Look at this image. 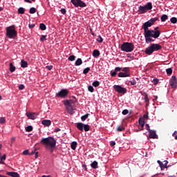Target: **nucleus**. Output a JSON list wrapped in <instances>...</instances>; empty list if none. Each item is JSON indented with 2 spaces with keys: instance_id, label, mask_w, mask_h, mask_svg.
<instances>
[{
  "instance_id": "14",
  "label": "nucleus",
  "mask_w": 177,
  "mask_h": 177,
  "mask_svg": "<svg viewBox=\"0 0 177 177\" xmlns=\"http://www.w3.org/2000/svg\"><path fill=\"white\" fill-rule=\"evenodd\" d=\"M149 133L150 139H158V136H157V133H156V131L149 130Z\"/></svg>"
},
{
  "instance_id": "20",
  "label": "nucleus",
  "mask_w": 177,
  "mask_h": 177,
  "mask_svg": "<svg viewBox=\"0 0 177 177\" xmlns=\"http://www.w3.org/2000/svg\"><path fill=\"white\" fill-rule=\"evenodd\" d=\"M144 7L147 12L148 10H151V9H153V4L151 3H148L144 6Z\"/></svg>"
},
{
  "instance_id": "29",
  "label": "nucleus",
  "mask_w": 177,
  "mask_h": 177,
  "mask_svg": "<svg viewBox=\"0 0 177 177\" xmlns=\"http://www.w3.org/2000/svg\"><path fill=\"white\" fill-rule=\"evenodd\" d=\"M39 28L41 31H45L46 30V26L44 24H40Z\"/></svg>"
},
{
  "instance_id": "53",
  "label": "nucleus",
  "mask_w": 177,
  "mask_h": 177,
  "mask_svg": "<svg viewBox=\"0 0 177 177\" xmlns=\"http://www.w3.org/2000/svg\"><path fill=\"white\" fill-rule=\"evenodd\" d=\"M131 85H136V80H132L130 81Z\"/></svg>"
},
{
  "instance_id": "7",
  "label": "nucleus",
  "mask_w": 177,
  "mask_h": 177,
  "mask_svg": "<svg viewBox=\"0 0 177 177\" xmlns=\"http://www.w3.org/2000/svg\"><path fill=\"white\" fill-rule=\"evenodd\" d=\"M71 2L75 8H86V3L82 0H71Z\"/></svg>"
},
{
  "instance_id": "39",
  "label": "nucleus",
  "mask_w": 177,
  "mask_h": 177,
  "mask_svg": "<svg viewBox=\"0 0 177 177\" xmlns=\"http://www.w3.org/2000/svg\"><path fill=\"white\" fill-rule=\"evenodd\" d=\"M6 122V119L5 118L1 117L0 118V124H5Z\"/></svg>"
},
{
  "instance_id": "13",
  "label": "nucleus",
  "mask_w": 177,
  "mask_h": 177,
  "mask_svg": "<svg viewBox=\"0 0 177 177\" xmlns=\"http://www.w3.org/2000/svg\"><path fill=\"white\" fill-rule=\"evenodd\" d=\"M26 115L30 120H35L38 115L37 113L27 112Z\"/></svg>"
},
{
  "instance_id": "54",
  "label": "nucleus",
  "mask_w": 177,
  "mask_h": 177,
  "mask_svg": "<svg viewBox=\"0 0 177 177\" xmlns=\"http://www.w3.org/2000/svg\"><path fill=\"white\" fill-rule=\"evenodd\" d=\"M111 77H115V75H117V72L115 71H111Z\"/></svg>"
},
{
  "instance_id": "61",
  "label": "nucleus",
  "mask_w": 177,
  "mask_h": 177,
  "mask_svg": "<svg viewBox=\"0 0 177 177\" xmlns=\"http://www.w3.org/2000/svg\"><path fill=\"white\" fill-rule=\"evenodd\" d=\"M28 27H29V28H34V27H35V24H30L28 25Z\"/></svg>"
},
{
  "instance_id": "47",
  "label": "nucleus",
  "mask_w": 177,
  "mask_h": 177,
  "mask_svg": "<svg viewBox=\"0 0 177 177\" xmlns=\"http://www.w3.org/2000/svg\"><path fill=\"white\" fill-rule=\"evenodd\" d=\"M152 82H153V85H157L158 84V79H157V78L153 79Z\"/></svg>"
},
{
  "instance_id": "32",
  "label": "nucleus",
  "mask_w": 177,
  "mask_h": 177,
  "mask_svg": "<svg viewBox=\"0 0 177 177\" xmlns=\"http://www.w3.org/2000/svg\"><path fill=\"white\" fill-rule=\"evenodd\" d=\"M170 21H171V23H172V24H177V19H176V17H171L170 19Z\"/></svg>"
},
{
  "instance_id": "2",
  "label": "nucleus",
  "mask_w": 177,
  "mask_h": 177,
  "mask_svg": "<svg viewBox=\"0 0 177 177\" xmlns=\"http://www.w3.org/2000/svg\"><path fill=\"white\" fill-rule=\"evenodd\" d=\"M162 46L159 44H151L148 48L145 49L146 55H153V52L161 50Z\"/></svg>"
},
{
  "instance_id": "26",
  "label": "nucleus",
  "mask_w": 177,
  "mask_h": 177,
  "mask_svg": "<svg viewBox=\"0 0 177 177\" xmlns=\"http://www.w3.org/2000/svg\"><path fill=\"white\" fill-rule=\"evenodd\" d=\"M77 142L75 141L72 142L71 145V147L72 150H75V149H77Z\"/></svg>"
},
{
  "instance_id": "40",
  "label": "nucleus",
  "mask_w": 177,
  "mask_h": 177,
  "mask_svg": "<svg viewBox=\"0 0 177 177\" xmlns=\"http://www.w3.org/2000/svg\"><path fill=\"white\" fill-rule=\"evenodd\" d=\"M88 90L89 92H91V93L95 91V88H93V86H88Z\"/></svg>"
},
{
  "instance_id": "10",
  "label": "nucleus",
  "mask_w": 177,
  "mask_h": 177,
  "mask_svg": "<svg viewBox=\"0 0 177 177\" xmlns=\"http://www.w3.org/2000/svg\"><path fill=\"white\" fill-rule=\"evenodd\" d=\"M68 95V90L67 89H62L56 95L57 97H62L64 99Z\"/></svg>"
},
{
  "instance_id": "11",
  "label": "nucleus",
  "mask_w": 177,
  "mask_h": 177,
  "mask_svg": "<svg viewBox=\"0 0 177 177\" xmlns=\"http://www.w3.org/2000/svg\"><path fill=\"white\" fill-rule=\"evenodd\" d=\"M169 84H170V86H171V88L173 89H175V88H176L177 86V80H176V76H172L171 78L170 79L169 81Z\"/></svg>"
},
{
  "instance_id": "21",
  "label": "nucleus",
  "mask_w": 177,
  "mask_h": 177,
  "mask_svg": "<svg viewBox=\"0 0 177 177\" xmlns=\"http://www.w3.org/2000/svg\"><path fill=\"white\" fill-rule=\"evenodd\" d=\"M21 67H22V68H26L27 67H28V63L26 61H24V59H22L21 61Z\"/></svg>"
},
{
  "instance_id": "15",
  "label": "nucleus",
  "mask_w": 177,
  "mask_h": 177,
  "mask_svg": "<svg viewBox=\"0 0 177 177\" xmlns=\"http://www.w3.org/2000/svg\"><path fill=\"white\" fill-rule=\"evenodd\" d=\"M138 122H139V129L140 131H143V128L145 127V120L142 118H140L139 120H138Z\"/></svg>"
},
{
  "instance_id": "17",
  "label": "nucleus",
  "mask_w": 177,
  "mask_h": 177,
  "mask_svg": "<svg viewBox=\"0 0 177 177\" xmlns=\"http://www.w3.org/2000/svg\"><path fill=\"white\" fill-rule=\"evenodd\" d=\"M6 175H8V176H12V177H20V174L15 171H8L6 173Z\"/></svg>"
},
{
  "instance_id": "45",
  "label": "nucleus",
  "mask_w": 177,
  "mask_h": 177,
  "mask_svg": "<svg viewBox=\"0 0 177 177\" xmlns=\"http://www.w3.org/2000/svg\"><path fill=\"white\" fill-rule=\"evenodd\" d=\"M163 168H168V160H164Z\"/></svg>"
},
{
  "instance_id": "62",
  "label": "nucleus",
  "mask_w": 177,
  "mask_h": 177,
  "mask_svg": "<svg viewBox=\"0 0 177 177\" xmlns=\"http://www.w3.org/2000/svg\"><path fill=\"white\" fill-rule=\"evenodd\" d=\"M111 146L113 147V146H115V142L111 141Z\"/></svg>"
},
{
  "instance_id": "30",
  "label": "nucleus",
  "mask_w": 177,
  "mask_h": 177,
  "mask_svg": "<svg viewBox=\"0 0 177 177\" xmlns=\"http://www.w3.org/2000/svg\"><path fill=\"white\" fill-rule=\"evenodd\" d=\"M160 20L161 21H165L166 20H168V15H162Z\"/></svg>"
},
{
  "instance_id": "1",
  "label": "nucleus",
  "mask_w": 177,
  "mask_h": 177,
  "mask_svg": "<svg viewBox=\"0 0 177 177\" xmlns=\"http://www.w3.org/2000/svg\"><path fill=\"white\" fill-rule=\"evenodd\" d=\"M40 143L43 145L46 150L50 151V153H53V150L56 148V140L53 137H47L42 138Z\"/></svg>"
},
{
  "instance_id": "58",
  "label": "nucleus",
  "mask_w": 177,
  "mask_h": 177,
  "mask_svg": "<svg viewBox=\"0 0 177 177\" xmlns=\"http://www.w3.org/2000/svg\"><path fill=\"white\" fill-rule=\"evenodd\" d=\"M16 140V138L15 137H12L11 138V144H10V146H12V145L13 144V142H15Z\"/></svg>"
},
{
  "instance_id": "50",
  "label": "nucleus",
  "mask_w": 177,
  "mask_h": 177,
  "mask_svg": "<svg viewBox=\"0 0 177 177\" xmlns=\"http://www.w3.org/2000/svg\"><path fill=\"white\" fill-rule=\"evenodd\" d=\"M145 100L146 103H149V97H147V93H145Z\"/></svg>"
},
{
  "instance_id": "37",
  "label": "nucleus",
  "mask_w": 177,
  "mask_h": 177,
  "mask_svg": "<svg viewBox=\"0 0 177 177\" xmlns=\"http://www.w3.org/2000/svg\"><path fill=\"white\" fill-rule=\"evenodd\" d=\"M91 71V68L87 67L83 71V74H88Z\"/></svg>"
},
{
  "instance_id": "59",
  "label": "nucleus",
  "mask_w": 177,
  "mask_h": 177,
  "mask_svg": "<svg viewBox=\"0 0 177 177\" xmlns=\"http://www.w3.org/2000/svg\"><path fill=\"white\" fill-rule=\"evenodd\" d=\"M143 119L144 120H149V115L147 114H145L143 115Z\"/></svg>"
},
{
  "instance_id": "22",
  "label": "nucleus",
  "mask_w": 177,
  "mask_h": 177,
  "mask_svg": "<svg viewBox=\"0 0 177 177\" xmlns=\"http://www.w3.org/2000/svg\"><path fill=\"white\" fill-rule=\"evenodd\" d=\"M93 57H99V56H100V51L98 50H94L93 52Z\"/></svg>"
},
{
  "instance_id": "36",
  "label": "nucleus",
  "mask_w": 177,
  "mask_h": 177,
  "mask_svg": "<svg viewBox=\"0 0 177 177\" xmlns=\"http://www.w3.org/2000/svg\"><path fill=\"white\" fill-rule=\"evenodd\" d=\"M68 60H69L70 62H74V60H75V55L69 56Z\"/></svg>"
},
{
  "instance_id": "35",
  "label": "nucleus",
  "mask_w": 177,
  "mask_h": 177,
  "mask_svg": "<svg viewBox=\"0 0 177 177\" xmlns=\"http://www.w3.org/2000/svg\"><path fill=\"white\" fill-rule=\"evenodd\" d=\"M100 85V82L99 81H95L93 83V86H95V88H97Z\"/></svg>"
},
{
  "instance_id": "3",
  "label": "nucleus",
  "mask_w": 177,
  "mask_h": 177,
  "mask_svg": "<svg viewBox=\"0 0 177 177\" xmlns=\"http://www.w3.org/2000/svg\"><path fill=\"white\" fill-rule=\"evenodd\" d=\"M120 49L122 52L130 53V52H132L133 49H135V46L132 43L124 42L120 46Z\"/></svg>"
},
{
  "instance_id": "51",
  "label": "nucleus",
  "mask_w": 177,
  "mask_h": 177,
  "mask_svg": "<svg viewBox=\"0 0 177 177\" xmlns=\"http://www.w3.org/2000/svg\"><path fill=\"white\" fill-rule=\"evenodd\" d=\"M145 129H147V131H148L149 132H150V131H151V129H150V126H149L148 124H145Z\"/></svg>"
},
{
  "instance_id": "43",
  "label": "nucleus",
  "mask_w": 177,
  "mask_h": 177,
  "mask_svg": "<svg viewBox=\"0 0 177 177\" xmlns=\"http://www.w3.org/2000/svg\"><path fill=\"white\" fill-rule=\"evenodd\" d=\"M158 164H159L161 169H164V163H162V162H161L160 160H158Z\"/></svg>"
},
{
  "instance_id": "27",
  "label": "nucleus",
  "mask_w": 177,
  "mask_h": 177,
  "mask_svg": "<svg viewBox=\"0 0 177 177\" xmlns=\"http://www.w3.org/2000/svg\"><path fill=\"white\" fill-rule=\"evenodd\" d=\"M75 66H81V64H82V59H81V58H78L75 63Z\"/></svg>"
},
{
  "instance_id": "34",
  "label": "nucleus",
  "mask_w": 177,
  "mask_h": 177,
  "mask_svg": "<svg viewBox=\"0 0 177 177\" xmlns=\"http://www.w3.org/2000/svg\"><path fill=\"white\" fill-rule=\"evenodd\" d=\"M90 114L87 113L83 116L81 117V120L82 121H85L86 120V118H88V117H89Z\"/></svg>"
},
{
  "instance_id": "60",
  "label": "nucleus",
  "mask_w": 177,
  "mask_h": 177,
  "mask_svg": "<svg viewBox=\"0 0 177 177\" xmlns=\"http://www.w3.org/2000/svg\"><path fill=\"white\" fill-rule=\"evenodd\" d=\"M46 68L48 69L49 71L52 70L53 68V66L50 65V66H47Z\"/></svg>"
},
{
  "instance_id": "16",
  "label": "nucleus",
  "mask_w": 177,
  "mask_h": 177,
  "mask_svg": "<svg viewBox=\"0 0 177 177\" xmlns=\"http://www.w3.org/2000/svg\"><path fill=\"white\" fill-rule=\"evenodd\" d=\"M131 73H124V72H120L118 74V77L120 78H125L126 77H130Z\"/></svg>"
},
{
  "instance_id": "64",
  "label": "nucleus",
  "mask_w": 177,
  "mask_h": 177,
  "mask_svg": "<svg viewBox=\"0 0 177 177\" xmlns=\"http://www.w3.org/2000/svg\"><path fill=\"white\" fill-rule=\"evenodd\" d=\"M61 129L59 128H57L55 129V132H60Z\"/></svg>"
},
{
  "instance_id": "42",
  "label": "nucleus",
  "mask_w": 177,
  "mask_h": 177,
  "mask_svg": "<svg viewBox=\"0 0 177 177\" xmlns=\"http://www.w3.org/2000/svg\"><path fill=\"white\" fill-rule=\"evenodd\" d=\"M166 73L167 74L171 75V74H172V68H169L166 70Z\"/></svg>"
},
{
  "instance_id": "6",
  "label": "nucleus",
  "mask_w": 177,
  "mask_h": 177,
  "mask_svg": "<svg viewBox=\"0 0 177 177\" xmlns=\"http://www.w3.org/2000/svg\"><path fill=\"white\" fill-rule=\"evenodd\" d=\"M76 128L79 129V131H81V132L85 131V132H88L89 131L91 127L88 124H84L82 122H79L76 125Z\"/></svg>"
},
{
  "instance_id": "31",
  "label": "nucleus",
  "mask_w": 177,
  "mask_h": 177,
  "mask_svg": "<svg viewBox=\"0 0 177 177\" xmlns=\"http://www.w3.org/2000/svg\"><path fill=\"white\" fill-rule=\"evenodd\" d=\"M116 129L118 132H122L123 131H125V128H124V127L122 126L118 127Z\"/></svg>"
},
{
  "instance_id": "49",
  "label": "nucleus",
  "mask_w": 177,
  "mask_h": 177,
  "mask_svg": "<svg viewBox=\"0 0 177 177\" xmlns=\"http://www.w3.org/2000/svg\"><path fill=\"white\" fill-rule=\"evenodd\" d=\"M128 113H129V111L127 109H124L122 111V114H123V115H127Z\"/></svg>"
},
{
  "instance_id": "8",
  "label": "nucleus",
  "mask_w": 177,
  "mask_h": 177,
  "mask_svg": "<svg viewBox=\"0 0 177 177\" xmlns=\"http://www.w3.org/2000/svg\"><path fill=\"white\" fill-rule=\"evenodd\" d=\"M147 33L149 35V37L157 39L160 37L161 32L160 30H149L147 31Z\"/></svg>"
},
{
  "instance_id": "41",
  "label": "nucleus",
  "mask_w": 177,
  "mask_h": 177,
  "mask_svg": "<svg viewBox=\"0 0 177 177\" xmlns=\"http://www.w3.org/2000/svg\"><path fill=\"white\" fill-rule=\"evenodd\" d=\"M71 101H70V100H66V101H64V104L65 106H71Z\"/></svg>"
},
{
  "instance_id": "23",
  "label": "nucleus",
  "mask_w": 177,
  "mask_h": 177,
  "mask_svg": "<svg viewBox=\"0 0 177 177\" xmlns=\"http://www.w3.org/2000/svg\"><path fill=\"white\" fill-rule=\"evenodd\" d=\"M91 168H93V169H97V168H99V166H97V161H93V162L91 164Z\"/></svg>"
},
{
  "instance_id": "44",
  "label": "nucleus",
  "mask_w": 177,
  "mask_h": 177,
  "mask_svg": "<svg viewBox=\"0 0 177 177\" xmlns=\"http://www.w3.org/2000/svg\"><path fill=\"white\" fill-rule=\"evenodd\" d=\"M0 160H1V161H5V160H6V155L4 154V155L2 156V153H1Z\"/></svg>"
},
{
  "instance_id": "56",
  "label": "nucleus",
  "mask_w": 177,
  "mask_h": 177,
  "mask_svg": "<svg viewBox=\"0 0 177 177\" xmlns=\"http://www.w3.org/2000/svg\"><path fill=\"white\" fill-rule=\"evenodd\" d=\"M23 154L24 156H28V149H26L25 151H23Z\"/></svg>"
},
{
  "instance_id": "4",
  "label": "nucleus",
  "mask_w": 177,
  "mask_h": 177,
  "mask_svg": "<svg viewBox=\"0 0 177 177\" xmlns=\"http://www.w3.org/2000/svg\"><path fill=\"white\" fill-rule=\"evenodd\" d=\"M6 37L10 39L17 37V31H16L15 26H12L6 28Z\"/></svg>"
},
{
  "instance_id": "12",
  "label": "nucleus",
  "mask_w": 177,
  "mask_h": 177,
  "mask_svg": "<svg viewBox=\"0 0 177 177\" xmlns=\"http://www.w3.org/2000/svg\"><path fill=\"white\" fill-rule=\"evenodd\" d=\"M145 42L146 44H150V42H154V39L151 38V36H149V33L144 32Z\"/></svg>"
},
{
  "instance_id": "24",
  "label": "nucleus",
  "mask_w": 177,
  "mask_h": 177,
  "mask_svg": "<svg viewBox=\"0 0 177 177\" xmlns=\"http://www.w3.org/2000/svg\"><path fill=\"white\" fill-rule=\"evenodd\" d=\"M10 73H15L16 71V67L13 65V63L10 64Z\"/></svg>"
},
{
  "instance_id": "52",
  "label": "nucleus",
  "mask_w": 177,
  "mask_h": 177,
  "mask_svg": "<svg viewBox=\"0 0 177 177\" xmlns=\"http://www.w3.org/2000/svg\"><path fill=\"white\" fill-rule=\"evenodd\" d=\"M60 12H61V13H62V15H66L67 10H66L65 8H62V9L60 10Z\"/></svg>"
},
{
  "instance_id": "9",
  "label": "nucleus",
  "mask_w": 177,
  "mask_h": 177,
  "mask_svg": "<svg viewBox=\"0 0 177 177\" xmlns=\"http://www.w3.org/2000/svg\"><path fill=\"white\" fill-rule=\"evenodd\" d=\"M113 89L115 91V92H118V93H122L123 95L127 93V88L120 85H114Z\"/></svg>"
},
{
  "instance_id": "38",
  "label": "nucleus",
  "mask_w": 177,
  "mask_h": 177,
  "mask_svg": "<svg viewBox=\"0 0 177 177\" xmlns=\"http://www.w3.org/2000/svg\"><path fill=\"white\" fill-rule=\"evenodd\" d=\"M97 42H100V44H102V42H103V38H102L100 35H98L97 38Z\"/></svg>"
},
{
  "instance_id": "48",
  "label": "nucleus",
  "mask_w": 177,
  "mask_h": 177,
  "mask_svg": "<svg viewBox=\"0 0 177 177\" xmlns=\"http://www.w3.org/2000/svg\"><path fill=\"white\" fill-rule=\"evenodd\" d=\"M122 71L124 72V73H129V68H123L122 69Z\"/></svg>"
},
{
  "instance_id": "19",
  "label": "nucleus",
  "mask_w": 177,
  "mask_h": 177,
  "mask_svg": "<svg viewBox=\"0 0 177 177\" xmlns=\"http://www.w3.org/2000/svg\"><path fill=\"white\" fill-rule=\"evenodd\" d=\"M138 12L140 15H143L147 12L145 6H140L138 8Z\"/></svg>"
},
{
  "instance_id": "55",
  "label": "nucleus",
  "mask_w": 177,
  "mask_h": 177,
  "mask_svg": "<svg viewBox=\"0 0 177 177\" xmlns=\"http://www.w3.org/2000/svg\"><path fill=\"white\" fill-rule=\"evenodd\" d=\"M122 68H121V67H116V68H115V71L116 73H118V71H122Z\"/></svg>"
},
{
  "instance_id": "25",
  "label": "nucleus",
  "mask_w": 177,
  "mask_h": 177,
  "mask_svg": "<svg viewBox=\"0 0 177 177\" xmlns=\"http://www.w3.org/2000/svg\"><path fill=\"white\" fill-rule=\"evenodd\" d=\"M25 12H26V9H24V8H23V7H20L18 9L19 15H24Z\"/></svg>"
},
{
  "instance_id": "28",
  "label": "nucleus",
  "mask_w": 177,
  "mask_h": 177,
  "mask_svg": "<svg viewBox=\"0 0 177 177\" xmlns=\"http://www.w3.org/2000/svg\"><path fill=\"white\" fill-rule=\"evenodd\" d=\"M37 12V9L34 7L30 8V10H29V13H30V15H34V13Z\"/></svg>"
},
{
  "instance_id": "63",
  "label": "nucleus",
  "mask_w": 177,
  "mask_h": 177,
  "mask_svg": "<svg viewBox=\"0 0 177 177\" xmlns=\"http://www.w3.org/2000/svg\"><path fill=\"white\" fill-rule=\"evenodd\" d=\"M82 168H83V169H84V171H86L88 169V168L86 167V165H82Z\"/></svg>"
},
{
  "instance_id": "33",
  "label": "nucleus",
  "mask_w": 177,
  "mask_h": 177,
  "mask_svg": "<svg viewBox=\"0 0 177 177\" xmlns=\"http://www.w3.org/2000/svg\"><path fill=\"white\" fill-rule=\"evenodd\" d=\"M25 129L26 132H31L32 131V126H28Z\"/></svg>"
},
{
  "instance_id": "18",
  "label": "nucleus",
  "mask_w": 177,
  "mask_h": 177,
  "mask_svg": "<svg viewBox=\"0 0 177 177\" xmlns=\"http://www.w3.org/2000/svg\"><path fill=\"white\" fill-rule=\"evenodd\" d=\"M41 124L44 125V127H50L52 121H50V120H44L41 121Z\"/></svg>"
},
{
  "instance_id": "46",
  "label": "nucleus",
  "mask_w": 177,
  "mask_h": 177,
  "mask_svg": "<svg viewBox=\"0 0 177 177\" xmlns=\"http://www.w3.org/2000/svg\"><path fill=\"white\" fill-rule=\"evenodd\" d=\"M40 41H41L42 42H44V41H46V35H41Z\"/></svg>"
},
{
  "instance_id": "5",
  "label": "nucleus",
  "mask_w": 177,
  "mask_h": 177,
  "mask_svg": "<svg viewBox=\"0 0 177 177\" xmlns=\"http://www.w3.org/2000/svg\"><path fill=\"white\" fill-rule=\"evenodd\" d=\"M156 21H158V17L152 18L148 21L143 24L142 28L144 30V32H147V31H149V27H151Z\"/></svg>"
},
{
  "instance_id": "57",
  "label": "nucleus",
  "mask_w": 177,
  "mask_h": 177,
  "mask_svg": "<svg viewBox=\"0 0 177 177\" xmlns=\"http://www.w3.org/2000/svg\"><path fill=\"white\" fill-rule=\"evenodd\" d=\"M23 89H24V84L19 85V91H23Z\"/></svg>"
}]
</instances>
